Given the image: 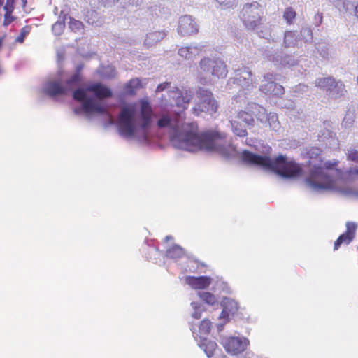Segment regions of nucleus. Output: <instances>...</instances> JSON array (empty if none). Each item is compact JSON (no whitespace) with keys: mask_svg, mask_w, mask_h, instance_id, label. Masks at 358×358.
Instances as JSON below:
<instances>
[{"mask_svg":"<svg viewBox=\"0 0 358 358\" xmlns=\"http://www.w3.org/2000/svg\"><path fill=\"white\" fill-rule=\"evenodd\" d=\"M226 138V133L216 130L199 134L197 124L192 122L185 124L181 131H176L171 137V141L180 149L192 152L199 150L215 152L227 157L229 144Z\"/></svg>","mask_w":358,"mask_h":358,"instance_id":"1","label":"nucleus"},{"mask_svg":"<svg viewBox=\"0 0 358 358\" xmlns=\"http://www.w3.org/2000/svg\"><path fill=\"white\" fill-rule=\"evenodd\" d=\"M241 157L245 164L272 170L284 178H296L300 176L303 172L299 164L294 161H288L283 155H279L274 159H271L268 156H262L248 150H243Z\"/></svg>","mask_w":358,"mask_h":358,"instance_id":"2","label":"nucleus"},{"mask_svg":"<svg viewBox=\"0 0 358 358\" xmlns=\"http://www.w3.org/2000/svg\"><path fill=\"white\" fill-rule=\"evenodd\" d=\"M338 162L327 161L310 169L306 183L315 190H334L336 177L341 174L337 168Z\"/></svg>","mask_w":358,"mask_h":358,"instance_id":"3","label":"nucleus"},{"mask_svg":"<svg viewBox=\"0 0 358 358\" xmlns=\"http://www.w3.org/2000/svg\"><path fill=\"white\" fill-rule=\"evenodd\" d=\"M264 9L257 2L245 3L241 12V19L248 29H257L262 22Z\"/></svg>","mask_w":358,"mask_h":358,"instance_id":"4","label":"nucleus"},{"mask_svg":"<svg viewBox=\"0 0 358 358\" xmlns=\"http://www.w3.org/2000/svg\"><path fill=\"white\" fill-rule=\"evenodd\" d=\"M196 96L197 100L195 106L192 108L194 115H199L201 113L213 114L217 112L218 103L211 91L199 87L196 92Z\"/></svg>","mask_w":358,"mask_h":358,"instance_id":"5","label":"nucleus"},{"mask_svg":"<svg viewBox=\"0 0 358 358\" xmlns=\"http://www.w3.org/2000/svg\"><path fill=\"white\" fill-rule=\"evenodd\" d=\"M85 89H77L73 93V97L75 100L82 102V109L86 114H106L109 117H111L108 113L106 108L98 103L94 101L92 99H87Z\"/></svg>","mask_w":358,"mask_h":358,"instance_id":"6","label":"nucleus"},{"mask_svg":"<svg viewBox=\"0 0 358 358\" xmlns=\"http://www.w3.org/2000/svg\"><path fill=\"white\" fill-rule=\"evenodd\" d=\"M134 109L124 106L122 108L118 120V129L121 136L129 138L135 134V127L133 123Z\"/></svg>","mask_w":358,"mask_h":358,"instance_id":"7","label":"nucleus"},{"mask_svg":"<svg viewBox=\"0 0 358 358\" xmlns=\"http://www.w3.org/2000/svg\"><path fill=\"white\" fill-rule=\"evenodd\" d=\"M316 86L324 90L333 99L340 98L346 92L345 85L341 80H336L332 77L320 78L315 81Z\"/></svg>","mask_w":358,"mask_h":358,"instance_id":"8","label":"nucleus"},{"mask_svg":"<svg viewBox=\"0 0 358 358\" xmlns=\"http://www.w3.org/2000/svg\"><path fill=\"white\" fill-rule=\"evenodd\" d=\"M78 80V76L75 75L70 79L66 81L65 84H62L61 82L52 81L47 83L45 91V93L51 96L55 97L59 95H64L68 91H70L73 88V85L77 83Z\"/></svg>","mask_w":358,"mask_h":358,"instance_id":"9","label":"nucleus"},{"mask_svg":"<svg viewBox=\"0 0 358 358\" xmlns=\"http://www.w3.org/2000/svg\"><path fill=\"white\" fill-rule=\"evenodd\" d=\"M140 113V127L143 130L148 129L152 121L153 110L152 106L148 99H141L139 101Z\"/></svg>","mask_w":358,"mask_h":358,"instance_id":"10","label":"nucleus"},{"mask_svg":"<svg viewBox=\"0 0 358 358\" xmlns=\"http://www.w3.org/2000/svg\"><path fill=\"white\" fill-rule=\"evenodd\" d=\"M178 32L182 35L197 34L199 28L194 20L189 15H184L180 18L178 27Z\"/></svg>","mask_w":358,"mask_h":358,"instance_id":"11","label":"nucleus"},{"mask_svg":"<svg viewBox=\"0 0 358 358\" xmlns=\"http://www.w3.org/2000/svg\"><path fill=\"white\" fill-rule=\"evenodd\" d=\"M357 226L354 222H348L346 224V231L339 236L334 243V250H336L341 244H349L355 238Z\"/></svg>","mask_w":358,"mask_h":358,"instance_id":"12","label":"nucleus"},{"mask_svg":"<svg viewBox=\"0 0 358 358\" xmlns=\"http://www.w3.org/2000/svg\"><path fill=\"white\" fill-rule=\"evenodd\" d=\"M226 351L232 355H238L245 349V343L238 337H229L223 341Z\"/></svg>","mask_w":358,"mask_h":358,"instance_id":"13","label":"nucleus"},{"mask_svg":"<svg viewBox=\"0 0 358 358\" xmlns=\"http://www.w3.org/2000/svg\"><path fill=\"white\" fill-rule=\"evenodd\" d=\"M86 90L94 93L99 99L110 98L113 96L111 89L101 83H95L86 87Z\"/></svg>","mask_w":358,"mask_h":358,"instance_id":"14","label":"nucleus"},{"mask_svg":"<svg viewBox=\"0 0 358 358\" xmlns=\"http://www.w3.org/2000/svg\"><path fill=\"white\" fill-rule=\"evenodd\" d=\"M186 284L194 289H204L208 288L212 280L208 276H187L185 279Z\"/></svg>","mask_w":358,"mask_h":358,"instance_id":"15","label":"nucleus"},{"mask_svg":"<svg viewBox=\"0 0 358 358\" xmlns=\"http://www.w3.org/2000/svg\"><path fill=\"white\" fill-rule=\"evenodd\" d=\"M201 48L197 46L182 47L178 50L179 55L185 59H192L199 56L201 52Z\"/></svg>","mask_w":358,"mask_h":358,"instance_id":"16","label":"nucleus"},{"mask_svg":"<svg viewBox=\"0 0 358 358\" xmlns=\"http://www.w3.org/2000/svg\"><path fill=\"white\" fill-rule=\"evenodd\" d=\"M173 93L177 94V96H173V98L176 100V103L178 106L182 107L183 109L187 108V106L189 104L192 99V93L189 90H185L184 93L180 92L178 89H177L176 92H173Z\"/></svg>","mask_w":358,"mask_h":358,"instance_id":"17","label":"nucleus"},{"mask_svg":"<svg viewBox=\"0 0 358 358\" xmlns=\"http://www.w3.org/2000/svg\"><path fill=\"white\" fill-rule=\"evenodd\" d=\"M212 69V76L217 78H225L228 72L226 64L219 58H215Z\"/></svg>","mask_w":358,"mask_h":358,"instance_id":"18","label":"nucleus"},{"mask_svg":"<svg viewBox=\"0 0 358 358\" xmlns=\"http://www.w3.org/2000/svg\"><path fill=\"white\" fill-rule=\"evenodd\" d=\"M223 310L221 313V317H224L226 315L234 314L238 310V303L230 298H224L222 301Z\"/></svg>","mask_w":358,"mask_h":358,"instance_id":"19","label":"nucleus"},{"mask_svg":"<svg viewBox=\"0 0 358 358\" xmlns=\"http://www.w3.org/2000/svg\"><path fill=\"white\" fill-rule=\"evenodd\" d=\"M252 73L248 67H243L242 69H238L236 71V80L241 85H249L252 81Z\"/></svg>","mask_w":358,"mask_h":358,"instance_id":"20","label":"nucleus"},{"mask_svg":"<svg viewBox=\"0 0 358 358\" xmlns=\"http://www.w3.org/2000/svg\"><path fill=\"white\" fill-rule=\"evenodd\" d=\"M15 8V0H6V3L3 6L5 10L3 25L8 26L11 24L15 17L12 15V13Z\"/></svg>","mask_w":358,"mask_h":358,"instance_id":"21","label":"nucleus"},{"mask_svg":"<svg viewBox=\"0 0 358 358\" xmlns=\"http://www.w3.org/2000/svg\"><path fill=\"white\" fill-rule=\"evenodd\" d=\"M275 78V76L271 73H268L264 76V80L266 82L265 84H262L259 86V90L264 93L265 94H271L273 92V85H275V82L273 80Z\"/></svg>","mask_w":358,"mask_h":358,"instance_id":"22","label":"nucleus"},{"mask_svg":"<svg viewBox=\"0 0 358 358\" xmlns=\"http://www.w3.org/2000/svg\"><path fill=\"white\" fill-rule=\"evenodd\" d=\"M215 59L204 57L199 62V73L201 74H210L212 76L213 66Z\"/></svg>","mask_w":358,"mask_h":358,"instance_id":"23","label":"nucleus"},{"mask_svg":"<svg viewBox=\"0 0 358 358\" xmlns=\"http://www.w3.org/2000/svg\"><path fill=\"white\" fill-rule=\"evenodd\" d=\"M185 255L184 249L178 245L171 246L166 252V257L173 259H180L184 257Z\"/></svg>","mask_w":358,"mask_h":358,"instance_id":"24","label":"nucleus"},{"mask_svg":"<svg viewBox=\"0 0 358 358\" xmlns=\"http://www.w3.org/2000/svg\"><path fill=\"white\" fill-rule=\"evenodd\" d=\"M201 347L203 349L207 356L210 357L213 356L217 348V345L213 341L204 338L201 342Z\"/></svg>","mask_w":358,"mask_h":358,"instance_id":"25","label":"nucleus"},{"mask_svg":"<svg viewBox=\"0 0 358 358\" xmlns=\"http://www.w3.org/2000/svg\"><path fill=\"white\" fill-rule=\"evenodd\" d=\"M141 80L139 78H132L126 83L124 90L127 94L134 95L136 93V91L141 88Z\"/></svg>","mask_w":358,"mask_h":358,"instance_id":"26","label":"nucleus"},{"mask_svg":"<svg viewBox=\"0 0 358 358\" xmlns=\"http://www.w3.org/2000/svg\"><path fill=\"white\" fill-rule=\"evenodd\" d=\"M231 124L233 129V132L238 136L245 137L247 136L248 132L244 125L239 120H231Z\"/></svg>","mask_w":358,"mask_h":358,"instance_id":"27","label":"nucleus"},{"mask_svg":"<svg viewBox=\"0 0 358 358\" xmlns=\"http://www.w3.org/2000/svg\"><path fill=\"white\" fill-rule=\"evenodd\" d=\"M234 120H239L241 123L252 125L254 122V118L251 113L241 110L238 113Z\"/></svg>","mask_w":358,"mask_h":358,"instance_id":"28","label":"nucleus"},{"mask_svg":"<svg viewBox=\"0 0 358 358\" xmlns=\"http://www.w3.org/2000/svg\"><path fill=\"white\" fill-rule=\"evenodd\" d=\"M297 43L296 34L292 31H287L284 36V45L286 48L294 47Z\"/></svg>","mask_w":358,"mask_h":358,"instance_id":"29","label":"nucleus"},{"mask_svg":"<svg viewBox=\"0 0 358 358\" xmlns=\"http://www.w3.org/2000/svg\"><path fill=\"white\" fill-rule=\"evenodd\" d=\"M212 327V322L208 320L204 319L201 321L199 325V334L201 337L203 335L209 334Z\"/></svg>","mask_w":358,"mask_h":358,"instance_id":"30","label":"nucleus"},{"mask_svg":"<svg viewBox=\"0 0 358 358\" xmlns=\"http://www.w3.org/2000/svg\"><path fill=\"white\" fill-rule=\"evenodd\" d=\"M199 297L207 304L213 306L217 303V299L215 295L210 292H205L199 293Z\"/></svg>","mask_w":358,"mask_h":358,"instance_id":"31","label":"nucleus"},{"mask_svg":"<svg viewBox=\"0 0 358 358\" xmlns=\"http://www.w3.org/2000/svg\"><path fill=\"white\" fill-rule=\"evenodd\" d=\"M159 128L172 127V119L168 115H163L157 122Z\"/></svg>","mask_w":358,"mask_h":358,"instance_id":"32","label":"nucleus"},{"mask_svg":"<svg viewBox=\"0 0 358 358\" xmlns=\"http://www.w3.org/2000/svg\"><path fill=\"white\" fill-rule=\"evenodd\" d=\"M296 13L291 7L287 8L283 13V18L287 21L289 24L293 23L294 20L296 18Z\"/></svg>","mask_w":358,"mask_h":358,"instance_id":"33","label":"nucleus"},{"mask_svg":"<svg viewBox=\"0 0 358 358\" xmlns=\"http://www.w3.org/2000/svg\"><path fill=\"white\" fill-rule=\"evenodd\" d=\"M69 27L71 31L77 32L83 29L84 24L80 20H77L73 17H69Z\"/></svg>","mask_w":358,"mask_h":358,"instance_id":"34","label":"nucleus"},{"mask_svg":"<svg viewBox=\"0 0 358 358\" xmlns=\"http://www.w3.org/2000/svg\"><path fill=\"white\" fill-rule=\"evenodd\" d=\"M273 90L272 92V95L275 96H282L285 94V89L282 85L275 83V85H273Z\"/></svg>","mask_w":358,"mask_h":358,"instance_id":"35","label":"nucleus"},{"mask_svg":"<svg viewBox=\"0 0 358 358\" xmlns=\"http://www.w3.org/2000/svg\"><path fill=\"white\" fill-rule=\"evenodd\" d=\"M30 31V28L28 26H25L22 28L20 35L16 38L15 41L18 43H23L24 38Z\"/></svg>","mask_w":358,"mask_h":358,"instance_id":"36","label":"nucleus"},{"mask_svg":"<svg viewBox=\"0 0 358 358\" xmlns=\"http://www.w3.org/2000/svg\"><path fill=\"white\" fill-rule=\"evenodd\" d=\"M223 8H231L236 6L238 0H217Z\"/></svg>","mask_w":358,"mask_h":358,"instance_id":"37","label":"nucleus"},{"mask_svg":"<svg viewBox=\"0 0 358 358\" xmlns=\"http://www.w3.org/2000/svg\"><path fill=\"white\" fill-rule=\"evenodd\" d=\"M348 160L357 162L358 161V150L355 149H350L348 150L347 155Z\"/></svg>","mask_w":358,"mask_h":358,"instance_id":"38","label":"nucleus"},{"mask_svg":"<svg viewBox=\"0 0 358 358\" xmlns=\"http://www.w3.org/2000/svg\"><path fill=\"white\" fill-rule=\"evenodd\" d=\"M171 85L170 83H168V82H164L163 83H160L157 87V89H156V92H162L164 91L166 88H167L168 87H169Z\"/></svg>","mask_w":358,"mask_h":358,"instance_id":"39","label":"nucleus"},{"mask_svg":"<svg viewBox=\"0 0 358 358\" xmlns=\"http://www.w3.org/2000/svg\"><path fill=\"white\" fill-rule=\"evenodd\" d=\"M157 34H159V35H162V38H163V36H164V32L163 33L152 32V33H150L148 34V38L154 39Z\"/></svg>","mask_w":358,"mask_h":358,"instance_id":"40","label":"nucleus"},{"mask_svg":"<svg viewBox=\"0 0 358 358\" xmlns=\"http://www.w3.org/2000/svg\"><path fill=\"white\" fill-rule=\"evenodd\" d=\"M201 312L200 311H198V310H195L193 313H192V317L194 318V319H200L201 318Z\"/></svg>","mask_w":358,"mask_h":358,"instance_id":"41","label":"nucleus"},{"mask_svg":"<svg viewBox=\"0 0 358 358\" xmlns=\"http://www.w3.org/2000/svg\"><path fill=\"white\" fill-rule=\"evenodd\" d=\"M355 15L357 17V18L358 19V3L356 5V6L355 8Z\"/></svg>","mask_w":358,"mask_h":358,"instance_id":"42","label":"nucleus"},{"mask_svg":"<svg viewBox=\"0 0 358 358\" xmlns=\"http://www.w3.org/2000/svg\"><path fill=\"white\" fill-rule=\"evenodd\" d=\"M317 16L318 17V18L320 20V22L321 23L322 20V13H317Z\"/></svg>","mask_w":358,"mask_h":358,"instance_id":"43","label":"nucleus"},{"mask_svg":"<svg viewBox=\"0 0 358 358\" xmlns=\"http://www.w3.org/2000/svg\"><path fill=\"white\" fill-rule=\"evenodd\" d=\"M62 24L61 23L57 22V23H55V24L53 25L52 28H53V29H55L57 26H59V27H62Z\"/></svg>","mask_w":358,"mask_h":358,"instance_id":"44","label":"nucleus"},{"mask_svg":"<svg viewBox=\"0 0 358 358\" xmlns=\"http://www.w3.org/2000/svg\"><path fill=\"white\" fill-rule=\"evenodd\" d=\"M74 113L76 114H79L80 113V109L79 108H75L74 109Z\"/></svg>","mask_w":358,"mask_h":358,"instance_id":"45","label":"nucleus"},{"mask_svg":"<svg viewBox=\"0 0 358 358\" xmlns=\"http://www.w3.org/2000/svg\"><path fill=\"white\" fill-rule=\"evenodd\" d=\"M3 38H0V49L1 48L2 45H3Z\"/></svg>","mask_w":358,"mask_h":358,"instance_id":"46","label":"nucleus"},{"mask_svg":"<svg viewBox=\"0 0 358 358\" xmlns=\"http://www.w3.org/2000/svg\"><path fill=\"white\" fill-rule=\"evenodd\" d=\"M5 0H0V7L4 4Z\"/></svg>","mask_w":358,"mask_h":358,"instance_id":"47","label":"nucleus"},{"mask_svg":"<svg viewBox=\"0 0 358 358\" xmlns=\"http://www.w3.org/2000/svg\"><path fill=\"white\" fill-rule=\"evenodd\" d=\"M22 1L24 5H25L27 3V0H22Z\"/></svg>","mask_w":358,"mask_h":358,"instance_id":"48","label":"nucleus"},{"mask_svg":"<svg viewBox=\"0 0 358 358\" xmlns=\"http://www.w3.org/2000/svg\"><path fill=\"white\" fill-rule=\"evenodd\" d=\"M357 173H358V170H357Z\"/></svg>","mask_w":358,"mask_h":358,"instance_id":"49","label":"nucleus"}]
</instances>
